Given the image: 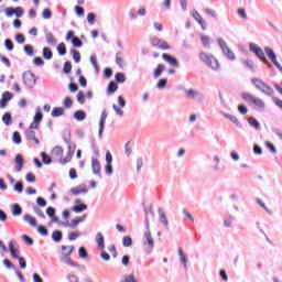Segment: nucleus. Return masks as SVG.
Listing matches in <instances>:
<instances>
[{
    "label": "nucleus",
    "mask_w": 282,
    "mask_h": 282,
    "mask_svg": "<svg viewBox=\"0 0 282 282\" xmlns=\"http://www.w3.org/2000/svg\"><path fill=\"white\" fill-rule=\"evenodd\" d=\"M200 61L207 66L210 67L214 72H217L220 67L219 61L213 55L207 54L206 52H200Z\"/></svg>",
    "instance_id": "obj_1"
},
{
    "label": "nucleus",
    "mask_w": 282,
    "mask_h": 282,
    "mask_svg": "<svg viewBox=\"0 0 282 282\" xmlns=\"http://www.w3.org/2000/svg\"><path fill=\"white\" fill-rule=\"evenodd\" d=\"M249 52H252L263 63L264 65H268V67H272L271 63L265 57V53L263 52V48L261 46H258L256 43L251 42L249 43Z\"/></svg>",
    "instance_id": "obj_2"
},
{
    "label": "nucleus",
    "mask_w": 282,
    "mask_h": 282,
    "mask_svg": "<svg viewBox=\"0 0 282 282\" xmlns=\"http://www.w3.org/2000/svg\"><path fill=\"white\" fill-rule=\"evenodd\" d=\"M22 80L28 89H34V87H36V80H39V77H36L32 70H28L22 74Z\"/></svg>",
    "instance_id": "obj_3"
},
{
    "label": "nucleus",
    "mask_w": 282,
    "mask_h": 282,
    "mask_svg": "<svg viewBox=\"0 0 282 282\" xmlns=\"http://www.w3.org/2000/svg\"><path fill=\"white\" fill-rule=\"evenodd\" d=\"M241 98L248 102V105H254L258 109H265V102L248 93H242Z\"/></svg>",
    "instance_id": "obj_4"
},
{
    "label": "nucleus",
    "mask_w": 282,
    "mask_h": 282,
    "mask_svg": "<svg viewBox=\"0 0 282 282\" xmlns=\"http://www.w3.org/2000/svg\"><path fill=\"white\" fill-rule=\"evenodd\" d=\"M218 45L226 58H228L229 61H235V58H237L235 52H232V50L228 47V43H226V40H224V37H218Z\"/></svg>",
    "instance_id": "obj_5"
},
{
    "label": "nucleus",
    "mask_w": 282,
    "mask_h": 282,
    "mask_svg": "<svg viewBox=\"0 0 282 282\" xmlns=\"http://www.w3.org/2000/svg\"><path fill=\"white\" fill-rule=\"evenodd\" d=\"M152 47H158L159 50H171V45L160 37H150Z\"/></svg>",
    "instance_id": "obj_6"
},
{
    "label": "nucleus",
    "mask_w": 282,
    "mask_h": 282,
    "mask_svg": "<svg viewBox=\"0 0 282 282\" xmlns=\"http://www.w3.org/2000/svg\"><path fill=\"white\" fill-rule=\"evenodd\" d=\"M23 166H25V159L23 158V154L19 153L14 158V173H21V171H23Z\"/></svg>",
    "instance_id": "obj_7"
},
{
    "label": "nucleus",
    "mask_w": 282,
    "mask_h": 282,
    "mask_svg": "<svg viewBox=\"0 0 282 282\" xmlns=\"http://www.w3.org/2000/svg\"><path fill=\"white\" fill-rule=\"evenodd\" d=\"M145 241L143 242L144 246H149V249L147 250V254H151L153 252V247L155 246V241L153 240V236H151V231L147 230L144 232Z\"/></svg>",
    "instance_id": "obj_8"
},
{
    "label": "nucleus",
    "mask_w": 282,
    "mask_h": 282,
    "mask_svg": "<svg viewBox=\"0 0 282 282\" xmlns=\"http://www.w3.org/2000/svg\"><path fill=\"white\" fill-rule=\"evenodd\" d=\"M14 98V94L6 90L0 99V109H6L8 107V102Z\"/></svg>",
    "instance_id": "obj_9"
},
{
    "label": "nucleus",
    "mask_w": 282,
    "mask_h": 282,
    "mask_svg": "<svg viewBox=\"0 0 282 282\" xmlns=\"http://www.w3.org/2000/svg\"><path fill=\"white\" fill-rule=\"evenodd\" d=\"M106 122H107V109L102 110L100 119H99V130H98L99 140H102V133H105V123Z\"/></svg>",
    "instance_id": "obj_10"
},
{
    "label": "nucleus",
    "mask_w": 282,
    "mask_h": 282,
    "mask_svg": "<svg viewBox=\"0 0 282 282\" xmlns=\"http://www.w3.org/2000/svg\"><path fill=\"white\" fill-rule=\"evenodd\" d=\"M62 256H61V260L62 261H69V259L72 258V253L74 252V246H62Z\"/></svg>",
    "instance_id": "obj_11"
},
{
    "label": "nucleus",
    "mask_w": 282,
    "mask_h": 282,
    "mask_svg": "<svg viewBox=\"0 0 282 282\" xmlns=\"http://www.w3.org/2000/svg\"><path fill=\"white\" fill-rule=\"evenodd\" d=\"M74 153H76V143L68 145V152L64 159H61V164H68L72 162V158H74Z\"/></svg>",
    "instance_id": "obj_12"
},
{
    "label": "nucleus",
    "mask_w": 282,
    "mask_h": 282,
    "mask_svg": "<svg viewBox=\"0 0 282 282\" xmlns=\"http://www.w3.org/2000/svg\"><path fill=\"white\" fill-rule=\"evenodd\" d=\"M91 169H93V173L94 175H97V177H99L100 180H102V174H100V161L96 158H91Z\"/></svg>",
    "instance_id": "obj_13"
},
{
    "label": "nucleus",
    "mask_w": 282,
    "mask_h": 282,
    "mask_svg": "<svg viewBox=\"0 0 282 282\" xmlns=\"http://www.w3.org/2000/svg\"><path fill=\"white\" fill-rule=\"evenodd\" d=\"M162 58L163 61H165V63H169V65H171L172 67H180V62L177 61V58L173 57V55L169 53H163Z\"/></svg>",
    "instance_id": "obj_14"
},
{
    "label": "nucleus",
    "mask_w": 282,
    "mask_h": 282,
    "mask_svg": "<svg viewBox=\"0 0 282 282\" xmlns=\"http://www.w3.org/2000/svg\"><path fill=\"white\" fill-rule=\"evenodd\" d=\"M158 213H159V221L163 224L165 230H169V219L166 218V214L164 213V209L162 207H159Z\"/></svg>",
    "instance_id": "obj_15"
},
{
    "label": "nucleus",
    "mask_w": 282,
    "mask_h": 282,
    "mask_svg": "<svg viewBox=\"0 0 282 282\" xmlns=\"http://www.w3.org/2000/svg\"><path fill=\"white\" fill-rule=\"evenodd\" d=\"M220 113H221V116H224V118H227V120H230V122L236 124V127H238V129H243V124H241V122H239V119H237V117H235L234 115L227 113V112H220Z\"/></svg>",
    "instance_id": "obj_16"
},
{
    "label": "nucleus",
    "mask_w": 282,
    "mask_h": 282,
    "mask_svg": "<svg viewBox=\"0 0 282 282\" xmlns=\"http://www.w3.org/2000/svg\"><path fill=\"white\" fill-rule=\"evenodd\" d=\"M264 52L268 58L271 61V63H273V65L279 63V61H276V53H274V50H272V47L265 46Z\"/></svg>",
    "instance_id": "obj_17"
},
{
    "label": "nucleus",
    "mask_w": 282,
    "mask_h": 282,
    "mask_svg": "<svg viewBox=\"0 0 282 282\" xmlns=\"http://www.w3.org/2000/svg\"><path fill=\"white\" fill-rule=\"evenodd\" d=\"M14 246H17V241L11 240L9 242V252H10L12 259H19V248H17Z\"/></svg>",
    "instance_id": "obj_18"
},
{
    "label": "nucleus",
    "mask_w": 282,
    "mask_h": 282,
    "mask_svg": "<svg viewBox=\"0 0 282 282\" xmlns=\"http://www.w3.org/2000/svg\"><path fill=\"white\" fill-rule=\"evenodd\" d=\"M98 250H105V236L102 232H97L95 237Z\"/></svg>",
    "instance_id": "obj_19"
},
{
    "label": "nucleus",
    "mask_w": 282,
    "mask_h": 282,
    "mask_svg": "<svg viewBox=\"0 0 282 282\" xmlns=\"http://www.w3.org/2000/svg\"><path fill=\"white\" fill-rule=\"evenodd\" d=\"M193 17H194L195 21H197V23H199L202 30H206V28H208V25L206 24V20L204 18H202V14H199V12L194 11Z\"/></svg>",
    "instance_id": "obj_20"
},
{
    "label": "nucleus",
    "mask_w": 282,
    "mask_h": 282,
    "mask_svg": "<svg viewBox=\"0 0 282 282\" xmlns=\"http://www.w3.org/2000/svg\"><path fill=\"white\" fill-rule=\"evenodd\" d=\"M178 257L181 259L184 271L188 272V267L186 265V263H188V258L186 257V254H184V250H182V248H178Z\"/></svg>",
    "instance_id": "obj_21"
},
{
    "label": "nucleus",
    "mask_w": 282,
    "mask_h": 282,
    "mask_svg": "<svg viewBox=\"0 0 282 282\" xmlns=\"http://www.w3.org/2000/svg\"><path fill=\"white\" fill-rule=\"evenodd\" d=\"M118 91V84L115 80L109 82L106 94L111 96Z\"/></svg>",
    "instance_id": "obj_22"
},
{
    "label": "nucleus",
    "mask_w": 282,
    "mask_h": 282,
    "mask_svg": "<svg viewBox=\"0 0 282 282\" xmlns=\"http://www.w3.org/2000/svg\"><path fill=\"white\" fill-rule=\"evenodd\" d=\"M73 118L77 120V122H83V120H87V112L85 110H77L73 113Z\"/></svg>",
    "instance_id": "obj_23"
},
{
    "label": "nucleus",
    "mask_w": 282,
    "mask_h": 282,
    "mask_svg": "<svg viewBox=\"0 0 282 282\" xmlns=\"http://www.w3.org/2000/svg\"><path fill=\"white\" fill-rule=\"evenodd\" d=\"M11 213L13 217H20V215H23V207L19 203H15L11 206Z\"/></svg>",
    "instance_id": "obj_24"
},
{
    "label": "nucleus",
    "mask_w": 282,
    "mask_h": 282,
    "mask_svg": "<svg viewBox=\"0 0 282 282\" xmlns=\"http://www.w3.org/2000/svg\"><path fill=\"white\" fill-rule=\"evenodd\" d=\"M88 191L89 189L87 188V186L83 187V185H79V186L70 188L69 193H72V195H80V193L87 194Z\"/></svg>",
    "instance_id": "obj_25"
},
{
    "label": "nucleus",
    "mask_w": 282,
    "mask_h": 282,
    "mask_svg": "<svg viewBox=\"0 0 282 282\" xmlns=\"http://www.w3.org/2000/svg\"><path fill=\"white\" fill-rule=\"evenodd\" d=\"M247 121H248V124L252 127V129H256V131H261V123L259 122V120H257V118L249 117Z\"/></svg>",
    "instance_id": "obj_26"
},
{
    "label": "nucleus",
    "mask_w": 282,
    "mask_h": 282,
    "mask_svg": "<svg viewBox=\"0 0 282 282\" xmlns=\"http://www.w3.org/2000/svg\"><path fill=\"white\" fill-rule=\"evenodd\" d=\"M42 56L45 61H52V58H54V53L52 52V48L45 46L42 50Z\"/></svg>",
    "instance_id": "obj_27"
},
{
    "label": "nucleus",
    "mask_w": 282,
    "mask_h": 282,
    "mask_svg": "<svg viewBox=\"0 0 282 282\" xmlns=\"http://www.w3.org/2000/svg\"><path fill=\"white\" fill-rule=\"evenodd\" d=\"M52 118H61V116H65V108L63 107H54L51 112Z\"/></svg>",
    "instance_id": "obj_28"
},
{
    "label": "nucleus",
    "mask_w": 282,
    "mask_h": 282,
    "mask_svg": "<svg viewBox=\"0 0 282 282\" xmlns=\"http://www.w3.org/2000/svg\"><path fill=\"white\" fill-rule=\"evenodd\" d=\"M24 221L32 226L33 228H36L39 226V223L36 221V218H34L32 215L26 214L23 216Z\"/></svg>",
    "instance_id": "obj_29"
},
{
    "label": "nucleus",
    "mask_w": 282,
    "mask_h": 282,
    "mask_svg": "<svg viewBox=\"0 0 282 282\" xmlns=\"http://www.w3.org/2000/svg\"><path fill=\"white\" fill-rule=\"evenodd\" d=\"M52 241H54L55 243H61V241H63V231L61 230H54L52 232Z\"/></svg>",
    "instance_id": "obj_30"
},
{
    "label": "nucleus",
    "mask_w": 282,
    "mask_h": 282,
    "mask_svg": "<svg viewBox=\"0 0 282 282\" xmlns=\"http://www.w3.org/2000/svg\"><path fill=\"white\" fill-rule=\"evenodd\" d=\"M87 219V214H84L83 216H78L76 218H74L70 221V228H76V226H78V224H83V221H85Z\"/></svg>",
    "instance_id": "obj_31"
},
{
    "label": "nucleus",
    "mask_w": 282,
    "mask_h": 282,
    "mask_svg": "<svg viewBox=\"0 0 282 282\" xmlns=\"http://www.w3.org/2000/svg\"><path fill=\"white\" fill-rule=\"evenodd\" d=\"M115 83L118 85H122V83H127V75L124 73L119 72L115 74Z\"/></svg>",
    "instance_id": "obj_32"
},
{
    "label": "nucleus",
    "mask_w": 282,
    "mask_h": 282,
    "mask_svg": "<svg viewBox=\"0 0 282 282\" xmlns=\"http://www.w3.org/2000/svg\"><path fill=\"white\" fill-rule=\"evenodd\" d=\"M2 122L6 124V127H10L12 124V112H4L2 116Z\"/></svg>",
    "instance_id": "obj_33"
},
{
    "label": "nucleus",
    "mask_w": 282,
    "mask_h": 282,
    "mask_svg": "<svg viewBox=\"0 0 282 282\" xmlns=\"http://www.w3.org/2000/svg\"><path fill=\"white\" fill-rule=\"evenodd\" d=\"M164 69H166V66H164V64H159L153 72V77L160 78L162 76V74L164 73Z\"/></svg>",
    "instance_id": "obj_34"
},
{
    "label": "nucleus",
    "mask_w": 282,
    "mask_h": 282,
    "mask_svg": "<svg viewBox=\"0 0 282 282\" xmlns=\"http://www.w3.org/2000/svg\"><path fill=\"white\" fill-rule=\"evenodd\" d=\"M70 210H73V213H85V210H87V204L85 203H80L79 205H75L70 208Z\"/></svg>",
    "instance_id": "obj_35"
},
{
    "label": "nucleus",
    "mask_w": 282,
    "mask_h": 282,
    "mask_svg": "<svg viewBox=\"0 0 282 282\" xmlns=\"http://www.w3.org/2000/svg\"><path fill=\"white\" fill-rule=\"evenodd\" d=\"M242 65L243 67H247L249 72H252V73L257 72V69L254 68V62L252 59H243Z\"/></svg>",
    "instance_id": "obj_36"
},
{
    "label": "nucleus",
    "mask_w": 282,
    "mask_h": 282,
    "mask_svg": "<svg viewBox=\"0 0 282 282\" xmlns=\"http://www.w3.org/2000/svg\"><path fill=\"white\" fill-rule=\"evenodd\" d=\"M251 83H252V85H254V87L257 89H259V91H265V88L263 87V85H261V83H263V80H261V79H259L257 77H253L251 79Z\"/></svg>",
    "instance_id": "obj_37"
},
{
    "label": "nucleus",
    "mask_w": 282,
    "mask_h": 282,
    "mask_svg": "<svg viewBox=\"0 0 282 282\" xmlns=\"http://www.w3.org/2000/svg\"><path fill=\"white\" fill-rule=\"evenodd\" d=\"M40 155L42 158L43 164H45L46 166H50V164H52V156H50L47 152H41Z\"/></svg>",
    "instance_id": "obj_38"
},
{
    "label": "nucleus",
    "mask_w": 282,
    "mask_h": 282,
    "mask_svg": "<svg viewBox=\"0 0 282 282\" xmlns=\"http://www.w3.org/2000/svg\"><path fill=\"white\" fill-rule=\"evenodd\" d=\"M45 39L46 43L48 45H56V37H54V34L52 32H45Z\"/></svg>",
    "instance_id": "obj_39"
},
{
    "label": "nucleus",
    "mask_w": 282,
    "mask_h": 282,
    "mask_svg": "<svg viewBox=\"0 0 282 282\" xmlns=\"http://www.w3.org/2000/svg\"><path fill=\"white\" fill-rule=\"evenodd\" d=\"M33 121L35 124H41V122L43 121V112L41 111V108H37L33 117Z\"/></svg>",
    "instance_id": "obj_40"
},
{
    "label": "nucleus",
    "mask_w": 282,
    "mask_h": 282,
    "mask_svg": "<svg viewBox=\"0 0 282 282\" xmlns=\"http://www.w3.org/2000/svg\"><path fill=\"white\" fill-rule=\"evenodd\" d=\"M262 87H264V91H261L262 94H264L265 96H274V89H272V87H270L268 84L265 83H261Z\"/></svg>",
    "instance_id": "obj_41"
},
{
    "label": "nucleus",
    "mask_w": 282,
    "mask_h": 282,
    "mask_svg": "<svg viewBox=\"0 0 282 282\" xmlns=\"http://www.w3.org/2000/svg\"><path fill=\"white\" fill-rule=\"evenodd\" d=\"M145 213V218H144V226L147 228V230H149V213H151V215L153 214V205H150L149 209H144Z\"/></svg>",
    "instance_id": "obj_42"
},
{
    "label": "nucleus",
    "mask_w": 282,
    "mask_h": 282,
    "mask_svg": "<svg viewBox=\"0 0 282 282\" xmlns=\"http://www.w3.org/2000/svg\"><path fill=\"white\" fill-rule=\"evenodd\" d=\"M122 246L124 248H131V246H133V239L131 238V236H124L122 238Z\"/></svg>",
    "instance_id": "obj_43"
},
{
    "label": "nucleus",
    "mask_w": 282,
    "mask_h": 282,
    "mask_svg": "<svg viewBox=\"0 0 282 282\" xmlns=\"http://www.w3.org/2000/svg\"><path fill=\"white\" fill-rule=\"evenodd\" d=\"M57 54L59 56H65V54H67V46L65 45V43L62 42L57 45Z\"/></svg>",
    "instance_id": "obj_44"
},
{
    "label": "nucleus",
    "mask_w": 282,
    "mask_h": 282,
    "mask_svg": "<svg viewBox=\"0 0 282 282\" xmlns=\"http://www.w3.org/2000/svg\"><path fill=\"white\" fill-rule=\"evenodd\" d=\"M37 232L42 237H47V235H50V230H47V227H45L44 225H37Z\"/></svg>",
    "instance_id": "obj_45"
},
{
    "label": "nucleus",
    "mask_w": 282,
    "mask_h": 282,
    "mask_svg": "<svg viewBox=\"0 0 282 282\" xmlns=\"http://www.w3.org/2000/svg\"><path fill=\"white\" fill-rule=\"evenodd\" d=\"M63 106L65 109H72V107L74 106V100L72 99V97L69 96L65 97L63 101Z\"/></svg>",
    "instance_id": "obj_46"
},
{
    "label": "nucleus",
    "mask_w": 282,
    "mask_h": 282,
    "mask_svg": "<svg viewBox=\"0 0 282 282\" xmlns=\"http://www.w3.org/2000/svg\"><path fill=\"white\" fill-rule=\"evenodd\" d=\"M2 263H3V265H4V268H7V270H18V268H17V265H14V263H12V261H10V259H4L3 261H2Z\"/></svg>",
    "instance_id": "obj_47"
},
{
    "label": "nucleus",
    "mask_w": 282,
    "mask_h": 282,
    "mask_svg": "<svg viewBox=\"0 0 282 282\" xmlns=\"http://www.w3.org/2000/svg\"><path fill=\"white\" fill-rule=\"evenodd\" d=\"M90 63L96 72V74H98L100 72V66L98 65V59L96 58V55L90 56Z\"/></svg>",
    "instance_id": "obj_48"
},
{
    "label": "nucleus",
    "mask_w": 282,
    "mask_h": 282,
    "mask_svg": "<svg viewBox=\"0 0 282 282\" xmlns=\"http://www.w3.org/2000/svg\"><path fill=\"white\" fill-rule=\"evenodd\" d=\"M12 142L13 144H21V142H23V139H21V133L19 131L13 132Z\"/></svg>",
    "instance_id": "obj_49"
},
{
    "label": "nucleus",
    "mask_w": 282,
    "mask_h": 282,
    "mask_svg": "<svg viewBox=\"0 0 282 282\" xmlns=\"http://www.w3.org/2000/svg\"><path fill=\"white\" fill-rule=\"evenodd\" d=\"M83 232L80 231H70L68 232V241H76L78 237H82Z\"/></svg>",
    "instance_id": "obj_50"
},
{
    "label": "nucleus",
    "mask_w": 282,
    "mask_h": 282,
    "mask_svg": "<svg viewBox=\"0 0 282 282\" xmlns=\"http://www.w3.org/2000/svg\"><path fill=\"white\" fill-rule=\"evenodd\" d=\"M13 191L19 195H21V193H23V182L22 181L15 182V184L13 185Z\"/></svg>",
    "instance_id": "obj_51"
},
{
    "label": "nucleus",
    "mask_w": 282,
    "mask_h": 282,
    "mask_svg": "<svg viewBox=\"0 0 282 282\" xmlns=\"http://www.w3.org/2000/svg\"><path fill=\"white\" fill-rule=\"evenodd\" d=\"M70 54H72L73 61L75 63H80V52L79 51H77L76 48H72Z\"/></svg>",
    "instance_id": "obj_52"
},
{
    "label": "nucleus",
    "mask_w": 282,
    "mask_h": 282,
    "mask_svg": "<svg viewBox=\"0 0 282 282\" xmlns=\"http://www.w3.org/2000/svg\"><path fill=\"white\" fill-rule=\"evenodd\" d=\"M79 259H89V253L87 252V248L79 247L78 249Z\"/></svg>",
    "instance_id": "obj_53"
},
{
    "label": "nucleus",
    "mask_w": 282,
    "mask_h": 282,
    "mask_svg": "<svg viewBox=\"0 0 282 282\" xmlns=\"http://www.w3.org/2000/svg\"><path fill=\"white\" fill-rule=\"evenodd\" d=\"M169 85V79L167 78H161L156 83V89H164Z\"/></svg>",
    "instance_id": "obj_54"
},
{
    "label": "nucleus",
    "mask_w": 282,
    "mask_h": 282,
    "mask_svg": "<svg viewBox=\"0 0 282 282\" xmlns=\"http://www.w3.org/2000/svg\"><path fill=\"white\" fill-rule=\"evenodd\" d=\"M24 53L26 56H34V46L32 44L24 45Z\"/></svg>",
    "instance_id": "obj_55"
},
{
    "label": "nucleus",
    "mask_w": 282,
    "mask_h": 282,
    "mask_svg": "<svg viewBox=\"0 0 282 282\" xmlns=\"http://www.w3.org/2000/svg\"><path fill=\"white\" fill-rule=\"evenodd\" d=\"M185 94L187 98H197V96H199V91L194 90L193 88L185 90Z\"/></svg>",
    "instance_id": "obj_56"
},
{
    "label": "nucleus",
    "mask_w": 282,
    "mask_h": 282,
    "mask_svg": "<svg viewBox=\"0 0 282 282\" xmlns=\"http://www.w3.org/2000/svg\"><path fill=\"white\" fill-rule=\"evenodd\" d=\"M4 47L8 50V52H12V50H14V42H12L11 39H7L4 41Z\"/></svg>",
    "instance_id": "obj_57"
},
{
    "label": "nucleus",
    "mask_w": 282,
    "mask_h": 282,
    "mask_svg": "<svg viewBox=\"0 0 282 282\" xmlns=\"http://www.w3.org/2000/svg\"><path fill=\"white\" fill-rule=\"evenodd\" d=\"M63 73L64 74H72V62L66 61L64 63Z\"/></svg>",
    "instance_id": "obj_58"
},
{
    "label": "nucleus",
    "mask_w": 282,
    "mask_h": 282,
    "mask_svg": "<svg viewBox=\"0 0 282 282\" xmlns=\"http://www.w3.org/2000/svg\"><path fill=\"white\" fill-rule=\"evenodd\" d=\"M52 153L53 155H56V158H61V155H63V147L56 145L55 148H53Z\"/></svg>",
    "instance_id": "obj_59"
},
{
    "label": "nucleus",
    "mask_w": 282,
    "mask_h": 282,
    "mask_svg": "<svg viewBox=\"0 0 282 282\" xmlns=\"http://www.w3.org/2000/svg\"><path fill=\"white\" fill-rule=\"evenodd\" d=\"M14 39L19 45H23V43H25V35L23 33L15 34Z\"/></svg>",
    "instance_id": "obj_60"
},
{
    "label": "nucleus",
    "mask_w": 282,
    "mask_h": 282,
    "mask_svg": "<svg viewBox=\"0 0 282 282\" xmlns=\"http://www.w3.org/2000/svg\"><path fill=\"white\" fill-rule=\"evenodd\" d=\"M200 41L205 47H210V37L208 35H202Z\"/></svg>",
    "instance_id": "obj_61"
},
{
    "label": "nucleus",
    "mask_w": 282,
    "mask_h": 282,
    "mask_svg": "<svg viewBox=\"0 0 282 282\" xmlns=\"http://www.w3.org/2000/svg\"><path fill=\"white\" fill-rule=\"evenodd\" d=\"M87 21H88L89 25H94V23H96V13L89 12L87 14Z\"/></svg>",
    "instance_id": "obj_62"
},
{
    "label": "nucleus",
    "mask_w": 282,
    "mask_h": 282,
    "mask_svg": "<svg viewBox=\"0 0 282 282\" xmlns=\"http://www.w3.org/2000/svg\"><path fill=\"white\" fill-rule=\"evenodd\" d=\"M70 43L73 47H83V41L78 37H73Z\"/></svg>",
    "instance_id": "obj_63"
},
{
    "label": "nucleus",
    "mask_w": 282,
    "mask_h": 282,
    "mask_svg": "<svg viewBox=\"0 0 282 282\" xmlns=\"http://www.w3.org/2000/svg\"><path fill=\"white\" fill-rule=\"evenodd\" d=\"M42 17L44 18V19H46V20H50V19H52V10H50V9H44L43 11H42Z\"/></svg>",
    "instance_id": "obj_64"
}]
</instances>
